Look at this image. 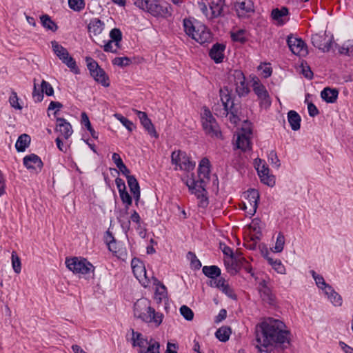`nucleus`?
I'll list each match as a JSON object with an SVG mask.
<instances>
[{
	"label": "nucleus",
	"mask_w": 353,
	"mask_h": 353,
	"mask_svg": "<svg viewBox=\"0 0 353 353\" xmlns=\"http://www.w3.org/2000/svg\"><path fill=\"white\" fill-rule=\"evenodd\" d=\"M119 196L123 205H125V210L126 213L130 207L132 205V196L128 192L127 190L120 191Z\"/></svg>",
	"instance_id": "obj_40"
},
{
	"label": "nucleus",
	"mask_w": 353,
	"mask_h": 353,
	"mask_svg": "<svg viewBox=\"0 0 353 353\" xmlns=\"http://www.w3.org/2000/svg\"><path fill=\"white\" fill-rule=\"evenodd\" d=\"M219 248L222 250L224 255L230 257L233 260L232 265L238 266L239 263L242 264L243 262L248 263L246 259L243 257L239 260L236 259L233 250L230 247L228 246L225 243L220 242Z\"/></svg>",
	"instance_id": "obj_23"
},
{
	"label": "nucleus",
	"mask_w": 353,
	"mask_h": 353,
	"mask_svg": "<svg viewBox=\"0 0 353 353\" xmlns=\"http://www.w3.org/2000/svg\"><path fill=\"white\" fill-rule=\"evenodd\" d=\"M108 250L112 252L117 257L123 259L127 256L126 249L120 248V242L117 240L114 243H108Z\"/></svg>",
	"instance_id": "obj_30"
},
{
	"label": "nucleus",
	"mask_w": 353,
	"mask_h": 353,
	"mask_svg": "<svg viewBox=\"0 0 353 353\" xmlns=\"http://www.w3.org/2000/svg\"><path fill=\"white\" fill-rule=\"evenodd\" d=\"M114 117L123 124V126L126 128L129 132H132L135 128L134 123L122 114L117 113L114 114Z\"/></svg>",
	"instance_id": "obj_44"
},
{
	"label": "nucleus",
	"mask_w": 353,
	"mask_h": 353,
	"mask_svg": "<svg viewBox=\"0 0 353 353\" xmlns=\"http://www.w3.org/2000/svg\"><path fill=\"white\" fill-rule=\"evenodd\" d=\"M19 98L15 92H12V95L10 97L9 101L10 105L16 110H21L22 109V106L18 102Z\"/></svg>",
	"instance_id": "obj_60"
},
{
	"label": "nucleus",
	"mask_w": 353,
	"mask_h": 353,
	"mask_svg": "<svg viewBox=\"0 0 353 353\" xmlns=\"http://www.w3.org/2000/svg\"><path fill=\"white\" fill-rule=\"evenodd\" d=\"M252 90L257 96L260 107L265 109L269 108L272 104V101L265 86L263 84H260V86L255 87Z\"/></svg>",
	"instance_id": "obj_10"
},
{
	"label": "nucleus",
	"mask_w": 353,
	"mask_h": 353,
	"mask_svg": "<svg viewBox=\"0 0 353 353\" xmlns=\"http://www.w3.org/2000/svg\"><path fill=\"white\" fill-rule=\"evenodd\" d=\"M231 333L232 330L230 327L222 326L216 331L215 336L221 342H226L229 340Z\"/></svg>",
	"instance_id": "obj_35"
},
{
	"label": "nucleus",
	"mask_w": 353,
	"mask_h": 353,
	"mask_svg": "<svg viewBox=\"0 0 353 353\" xmlns=\"http://www.w3.org/2000/svg\"><path fill=\"white\" fill-rule=\"evenodd\" d=\"M198 25H194L192 21L189 19H183V28L184 31L190 37L193 39V37L195 36Z\"/></svg>",
	"instance_id": "obj_37"
},
{
	"label": "nucleus",
	"mask_w": 353,
	"mask_h": 353,
	"mask_svg": "<svg viewBox=\"0 0 353 353\" xmlns=\"http://www.w3.org/2000/svg\"><path fill=\"white\" fill-rule=\"evenodd\" d=\"M127 183L131 193H134L141 190L139 183L137 179H136L135 176H127Z\"/></svg>",
	"instance_id": "obj_46"
},
{
	"label": "nucleus",
	"mask_w": 353,
	"mask_h": 353,
	"mask_svg": "<svg viewBox=\"0 0 353 353\" xmlns=\"http://www.w3.org/2000/svg\"><path fill=\"white\" fill-rule=\"evenodd\" d=\"M225 48L226 46L223 43H214L209 51V57L216 63H222L224 59V51Z\"/></svg>",
	"instance_id": "obj_18"
},
{
	"label": "nucleus",
	"mask_w": 353,
	"mask_h": 353,
	"mask_svg": "<svg viewBox=\"0 0 353 353\" xmlns=\"http://www.w3.org/2000/svg\"><path fill=\"white\" fill-rule=\"evenodd\" d=\"M131 265L134 275L137 279L140 280L142 275L145 276V282H143L142 285L146 288L149 284V280H147L146 270L143 263L139 259L134 258L131 261Z\"/></svg>",
	"instance_id": "obj_17"
},
{
	"label": "nucleus",
	"mask_w": 353,
	"mask_h": 353,
	"mask_svg": "<svg viewBox=\"0 0 353 353\" xmlns=\"http://www.w3.org/2000/svg\"><path fill=\"white\" fill-rule=\"evenodd\" d=\"M279 321L274 323L266 321L261 323L258 326L260 331H256V347L260 353H270L269 347L278 351H284L291 346V332L279 327Z\"/></svg>",
	"instance_id": "obj_1"
},
{
	"label": "nucleus",
	"mask_w": 353,
	"mask_h": 353,
	"mask_svg": "<svg viewBox=\"0 0 353 353\" xmlns=\"http://www.w3.org/2000/svg\"><path fill=\"white\" fill-rule=\"evenodd\" d=\"M259 292L263 301L272 306L276 305V296L272 293L270 288L268 289H259Z\"/></svg>",
	"instance_id": "obj_28"
},
{
	"label": "nucleus",
	"mask_w": 353,
	"mask_h": 353,
	"mask_svg": "<svg viewBox=\"0 0 353 353\" xmlns=\"http://www.w3.org/2000/svg\"><path fill=\"white\" fill-rule=\"evenodd\" d=\"M202 272L205 276L211 279V280L216 279L221 274V270L217 265H205L202 268Z\"/></svg>",
	"instance_id": "obj_29"
},
{
	"label": "nucleus",
	"mask_w": 353,
	"mask_h": 353,
	"mask_svg": "<svg viewBox=\"0 0 353 353\" xmlns=\"http://www.w3.org/2000/svg\"><path fill=\"white\" fill-rule=\"evenodd\" d=\"M198 177L199 179H196L194 174L192 173L191 178L186 180L185 185L188 187L190 194H194L199 199V207L205 208L209 204L208 191L205 188L207 182L205 181V178Z\"/></svg>",
	"instance_id": "obj_4"
},
{
	"label": "nucleus",
	"mask_w": 353,
	"mask_h": 353,
	"mask_svg": "<svg viewBox=\"0 0 353 353\" xmlns=\"http://www.w3.org/2000/svg\"><path fill=\"white\" fill-rule=\"evenodd\" d=\"M221 290L223 293H224L225 295H227L230 299H232L233 300L237 299L236 294L234 292L233 289L231 288L228 284H226L225 286H223L221 289Z\"/></svg>",
	"instance_id": "obj_62"
},
{
	"label": "nucleus",
	"mask_w": 353,
	"mask_h": 353,
	"mask_svg": "<svg viewBox=\"0 0 353 353\" xmlns=\"http://www.w3.org/2000/svg\"><path fill=\"white\" fill-rule=\"evenodd\" d=\"M187 258L190 260V266L191 268L196 270H199L201 268V263L197 259L196 254L192 252H188L187 254Z\"/></svg>",
	"instance_id": "obj_48"
},
{
	"label": "nucleus",
	"mask_w": 353,
	"mask_h": 353,
	"mask_svg": "<svg viewBox=\"0 0 353 353\" xmlns=\"http://www.w3.org/2000/svg\"><path fill=\"white\" fill-rule=\"evenodd\" d=\"M339 96V90L336 88L330 87L325 88L321 92V97L327 103H334Z\"/></svg>",
	"instance_id": "obj_21"
},
{
	"label": "nucleus",
	"mask_w": 353,
	"mask_h": 353,
	"mask_svg": "<svg viewBox=\"0 0 353 353\" xmlns=\"http://www.w3.org/2000/svg\"><path fill=\"white\" fill-rule=\"evenodd\" d=\"M195 162L190 161L186 153L183 154V161L179 166V170L187 172L192 171L194 169Z\"/></svg>",
	"instance_id": "obj_41"
},
{
	"label": "nucleus",
	"mask_w": 353,
	"mask_h": 353,
	"mask_svg": "<svg viewBox=\"0 0 353 353\" xmlns=\"http://www.w3.org/2000/svg\"><path fill=\"white\" fill-rule=\"evenodd\" d=\"M314 279L318 288L323 290L324 292L326 290L327 286H330V285L325 283L324 278L320 274L316 276V277Z\"/></svg>",
	"instance_id": "obj_63"
},
{
	"label": "nucleus",
	"mask_w": 353,
	"mask_h": 353,
	"mask_svg": "<svg viewBox=\"0 0 353 353\" xmlns=\"http://www.w3.org/2000/svg\"><path fill=\"white\" fill-rule=\"evenodd\" d=\"M225 0H212L210 8L212 10V15L214 18L222 16Z\"/></svg>",
	"instance_id": "obj_32"
},
{
	"label": "nucleus",
	"mask_w": 353,
	"mask_h": 353,
	"mask_svg": "<svg viewBox=\"0 0 353 353\" xmlns=\"http://www.w3.org/2000/svg\"><path fill=\"white\" fill-rule=\"evenodd\" d=\"M211 164L207 157H203L199 162L198 167V176H203L208 181L210 180Z\"/></svg>",
	"instance_id": "obj_22"
},
{
	"label": "nucleus",
	"mask_w": 353,
	"mask_h": 353,
	"mask_svg": "<svg viewBox=\"0 0 353 353\" xmlns=\"http://www.w3.org/2000/svg\"><path fill=\"white\" fill-rule=\"evenodd\" d=\"M85 61L90 76L94 80L105 88L109 87L110 85V78L98 63L90 57H86Z\"/></svg>",
	"instance_id": "obj_6"
},
{
	"label": "nucleus",
	"mask_w": 353,
	"mask_h": 353,
	"mask_svg": "<svg viewBox=\"0 0 353 353\" xmlns=\"http://www.w3.org/2000/svg\"><path fill=\"white\" fill-rule=\"evenodd\" d=\"M201 118L202 127L206 134L216 137L221 135L216 120L208 107L204 106L203 108Z\"/></svg>",
	"instance_id": "obj_7"
},
{
	"label": "nucleus",
	"mask_w": 353,
	"mask_h": 353,
	"mask_svg": "<svg viewBox=\"0 0 353 353\" xmlns=\"http://www.w3.org/2000/svg\"><path fill=\"white\" fill-rule=\"evenodd\" d=\"M41 90L43 92V94H46L48 97L54 95V88L49 82L45 80H42L41 83Z\"/></svg>",
	"instance_id": "obj_55"
},
{
	"label": "nucleus",
	"mask_w": 353,
	"mask_h": 353,
	"mask_svg": "<svg viewBox=\"0 0 353 353\" xmlns=\"http://www.w3.org/2000/svg\"><path fill=\"white\" fill-rule=\"evenodd\" d=\"M246 30L245 29H239L236 32H230V37L233 42H239L241 44H245L248 41V39L245 37Z\"/></svg>",
	"instance_id": "obj_38"
},
{
	"label": "nucleus",
	"mask_w": 353,
	"mask_h": 353,
	"mask_svg": "<svg viewBox=\"0 0 353 353\" xmlns=\"http://www.w3.org/2000/svg\"><path fill=\"white\" fill-rule=\"evenodd\" d=\"M41 23L47 30H51L54 32L58 30V26L52 21L51 17L48 14H43L40 17Z\"/></svg>",
	"instance_id": "obj_34"
},
{
	"label": "nucleus",
	"mask_w": 353,
	"mask_h": 353,
	"mask_svg": "<svg viewBox=\"0 0 353 353\" xmlns=\"http://www.w3.org/2000/svg\"><path fill=\"white\" fill-rule=\"evenodd\" d=\"M325 293L335 306H341L342 305L343 300L341 296L331 285L327 286Z\"/></svg>",
	"instance_id": "obj_31"
},
{
	"label": "nucleus",
	"mask_w": 353,
	"mask_h": 353,
	"mask_svg": "<svg viewBox=\"0 0 353 353\" xmlns=\"http://www.w3.org/2000/svg\"><path fill=\"white\" fill-rule=\"evenodd\" d=\"M284 245H285V236H284L283 234L281 232H280L278 234V236L276 238V243H275V246H274V252H277V253L281 252L283 250Z\"/></svg>",
	"instance_id": "obj_54"
},
{
	"label": "nucleus",
	"mask_w": 353,
	"mask_h": 353,
	"mask_svg": "<svg viewBox=\"0 0 353 353\" xmlns=\"http://www.w3.org/2000/svg\"><path fill=\"white\" fill-rule=\"evenodd\" d=\"M110 40L115 43L117 48H120V42L122 41V32L119 28H114L110 32Z\"/></svg>",
	"instance_id": "obj_43"
},
{
	"label": "nucleus",
	"mask_w": 353,
	"mask_h": 353,
	"mask_svg": "<svg viewBox=\"0 0 353 353\" xmlns=\"http://www.w3.org/2000/svg\"><path fill=\"white\" fill-rule=\"evenodd\" d=\"M56 122L55 131L59 132L65 139H69L73 132L71 124L62 117H56Z\"/></svg>",
	"instance_id": "obj_16"
},
{
	"label": "nucleus",
	"mask_w": 353,
	"mask_h": 353,
	"mask_svg": "<svg viewBox=\"0 0 353 353\" xmlns=\"http://www.w3.org/2000/svg\"><path fill=\"white\" fill-rule=\"evenodd\" d=\"M31 141V137L28 134H22L19 137L15 143V148L18 152H23L29 147Z\"/></svg>",
	"instance_id": "obj_26"
},
{
	"label": "nucleus",
	"mask_w": 353,
	"mask_h": 353,
	"mask_svg": "<svg viewBox=\"0 0 353 353\" xmlns=\"http://www.w3.org/2000/svg\"><path fill=\"white\" fill-rule=\"evenodd\" d=\"M208 286L212 288H216L221 290L223 286H225L227 283H225V279L223 277H218L216 279L210 280L207 282Z\"/></svg>",
	"instance_id": "obj_56"
},
{
	"label": "nucleus",
	"mask_w": 353,
	"mask_h": 353,
	"mask_svg": "<svg viewBox=\"0 0 353 353\" xmlns=\"http://www.w3.org/2000/svg\"><path fill=\"white\" fill-rule=\"evenodd\" d=\"M23 164L28 170H36L38 168L40 172L43 167L41 159L34 153L25 156L23 159Z\"/></svg>",
	"instance_id": "obj_13"
},
{
	"label": "nucleus",
	"mask_w": 353,
	"mask_h": 353,
	"mask_svg": "<svg viewBox=\"0 0 353 353\" xmlns=\"http://www.w3.org/2000/svg\"><path fill=\"white\" fill-rule=\"evenodd\" d=\"M245 193L246 194V199L249 201L250 205L254 206V213H256L260 199L259 192L256 189L249 188Z\"/></svg>",
	"instance_id": "obj_24"
},
{
	"label": "nucleus",
	"mask_w": 353,
	"mask_h": 353,
	"mask_svg": "<svg viewBox=\"0 0 353 353\" xmlns=\"http://www.w3.org/2000/svg\"><path fill=\"white\" fill-rule=\"evenodd\" d=\"M112 62L113 65L124 68L130 65L132 63V60L128 57H116L112 61Z\"/></svg>",
	"instance_id": "obj_53"
},
{
	"label": "nucleus",
	"mask_w": 353,
	"mask_h": 353,
	"mask_svg": "<svg viewBox=\"0 0 353 353\" xmlns=\"http://www.w3.org/2000/svg\"><path fill=\"white\" fill-rule=\"evenodd\" d=\"M137 115L139 117L140 122L148 133L153 137L158 138L159 134L152 123L150 119L148 118V114L145 112L136 110Z\"/></svg>",
	"instance_id": "obj_15"
},
{
	"label": "nucleus",
	"mask_w": 353,
	"mask_h": 353,
	"mask_svg": "<svg viewBox=\"0 0 353 353\" xmlns=\"http://www.w3.org/2000/svg\"><path fill=\"white\" fill-rule=\"evenodd\" d=\"M234 6L239 17H243L247 13L254 12V6L252 0H245V1L243 2H235Z\"/></svg>",
	"instance_id": "obj_19"
},
{
	"label": "nucleus",
	"mask_w": 353,
	"mask_h": 353,
	"mask_svg": "<svg viewBox=\"0 0 353 353\" xmlns=\"http://www.w3.org/2000/svg\"><path fill=\"white\" fill-rule=\"evenodd\" d=\"M74 74H79L80 70L77 67L76 61L70 54L67 57V59L62 61Z\"/></svg>",
	"instance_id": "obj_50"
},
{
	"label": "nucleus",
	"mask_w": 353,
	"mask_h": 353,
	"mask_svg": "<svg viewBox=\"0 0 353 353\" xmlns=\"http://www.w3.org/2000/svg\"><path fill=\"white\" fill-rule=\"evenodd\" d=\"M268 263L278 273H284L285 267L280 259H268Z\"/></svg>",
	"instance_id": "obj_45"
},
{
	"label": "nucleus",
	"mask_w": 353,
	"mask_h": 353,
	"mask_svg": "<svg viewBox=\"0 0 353 353\" xmlns=\"http://www.w3.org/2000/svg\"><path fill=\"white\" fill-rule=\"evenodd\" d=\"M181 315L188 321H192L194 319V312L187 305H182L180 309Z\"/></svg>",
	"instance_id": "obj_52"
},
{
	"label": "nucleus",
	"mask_w": 353,
	"mask_h": 353,
	"mask_svg": "<svg viewBox=\"0 0 353 353\" xmlns=\"http://www.w3.org/2000/svg\"><path fill=\"white\" fill-rule=\"evenodd\" d=\"M105 24L103 21L98 18L92 19L88 25V30L90 33L94 35H98L101 33L104 29Z\"/></svg>",
	"instance_id": "obj_25"
},
{
	"label": "nucleus",
	"mask_w": 353,
	"mask_h": 353,
	"mask_svg": "<svg viewBox=\"0 0 353 353\" xmlns=\"http://www.w3.org/2000/svg\"><path fill=\"white\" fill-rule=\"evenodd\" d=\"M212 39V34L210 30L205 25L198 24L196 34L192 39L203 45L210 43Z\"/></svg>",
	"instance_id": "obj_14"
},
{
	"label": "nucleus",
	"mask_w": 353,
	"mask_h": 353,
	"mask_svg": "<svg viewBox=\"0 0 353 353\" xmlns=\"http://www.w3.org/2000/svg\"><path fill=\"white\" fill-rule=\"evenodd\" d=\"M230 77L234 80L235 85L239 83V81L245 80L244 73L241 70H234L230 73Z\"/></svg>",
	"instance_id": "obj_57"
},
{
	"label": "nucleus",
	"mask_w": 353,
	"mask_h": 353,
	"mask_svg": "<svg viewBox=\"0 0 353 353\" xmlns=\"http://www.w3.org/2000/svg\"><path fill=\"white\" fill-rule=\"evenodd\" d=\"M66 267L74 274L83 275L94 274L95 267L86 259L74 256L65 259Z\"/></svg>",
	"instance_id": "obj_5"
},
{
	"label": "nucleus",
	"mask_w": 353,
	"mask_h": 353,
	"mask_svg": "<svg viewBox=\"0 0 353 353\" xmlns=\"http://www.w3.org/2000/svg\"><path fill=\"white\" fill-rule=\"evenodd\" d=\"M290 14L288 8L283 6L281 8H274L272 10L271 17L274 21L276 22L278 26H283L288 20L284 19V17Z\"/></svg>",
	"instance_id": "obj_20"
},
{
	"label": "nucleus",
	"mask_w": 353,
	"mask_h": 353,
	"mask_svg": "<svg viewBox=\"0 0 353 353\" xmlns=\"http://www.w3.org/2000/svg\"><path fill=\"white\" fill-rule=\"evenodd\" d=\"M81 124L85 126L88 131L90 133V135L94 139H97L99 133L94 130L92 128V124L90 121L89 117L86 112H83L81 113Z\"/></svg>",
	"instance_id": "obj_36"
},
{
	"label": "nucleus",
	"mask_w": 353,
	"mask_h": 353,
	"mask_svg": "<svg viewBox=\"0 0 353 353\" xmlns=\"http://www.w3.org/2000/svg\"><path fill=\"white\" fill-rule=\"evenodd\" d=\"M287 44L290 51L295 55H299L303 51L307 52V45L301 38L291 34L288 37Z\"/></svg>",
	"instance_id": "obj_11"
},
{
	"label": "nucleus",
	"mask_w": 353,
	"mask_h": 353,
	"mask_svg": "<svg viewBox=\"0 0 353 353\" xmlns=\"http://www.w3.org/2000/svg\"><path fill=\"white\" fill-rule=\"evenodd\" d=\"M12 265L15 273L19 274L21 271V259L15 251H12Z\"/></svg>",
	"instance_id": "obj_47"
},
{
	"label": "nucleus",
	"mask_w": 353,
	"mask_h": 353,
	"mask_svg": "<svg viewBox=\"0 0 353 353\" xmlns=\"http://www.w3.org/2000/svg\"><path fill=\"white\" fill-rule=\"evenodd\" d=\"M288 121L292 130H299L301 128V118L294 110H290L288 112Z\"/></svg>",
	"instance_id": "obj_27"
},
{
	"label": "nucleus",
	"mask_w": 353,
	"mask_h": 353,
	"mask_svg": "<svg viewBox=\"0 0 353 353\" xmlns=\"http://www.w3.org/2000/svg\"><path fill=\"white\" fill-rule=\"evenodd\" d=\"M332 39L333 37L325 41L326 37L324 35L315 34H312L311 42L315 48H319L323 52H327L332 47L334 43Z\"/></svg>",
	"instance_id": "obj_12"
},
{
	"label": "nucleus",
	"mask_w": 353,
	"mask_h": 353,
	"mask_svg": "<svg viewBox=\"0 0 353 353\" xmlns=\"http://www.w3.org/2000/svg\"><path fill=\"white\" fill-rule=\"evenodd\" d=\"M35 79L34 80V88L32 93V98L36 103L41 102L43 99V94L41 90L37 88V84L35 83Z\"/></svg>",
	"instance_id": "obj_58"
},
{
	"label": "nucleus",
	"mask_w": 353,
	"mask_h": 353,
	"mask_svg": "<svg viewBox=\"0 0 353 353\" xmlns=\"http://www.w3.org/2000/svg\"><path fill=\"white\" fill-rule=\"evenodd\" d=\"M51 45L54 53L60 60H61V61L67 59V57L69 55V52L65 48L59 44L56 41H51Z\"/></svg>",
	"instance_id": "obj_33"
},
{
	"label": "nucleus",
	"mask_w": 353,
	"mask_h": 353,
	"mask_svg": "<svg viewBox=\"0 0 353 353\" xmlns=\"http://www.w3.org/2000/svg\"><path fill=\"white\" fill-rule=\"evenodd\" d=\"M183 154H185V152L181 150L172 152L171 154L172 164L179 167L183 161Z\"/></svg>",
	"instance_id": "obj_51"
},
{
	"label": "nucleus",
	"mask_w": 353,
	"mask_h": 353,
	"mask_svg": "<svg viewBox=\"0 0 353 353\" xmlns=\"http://www.w3.org/2000/svg\"><path fill=\"white\" fill-rule=\"evenodd\" d=\"M260 180L261 183L270 187H273L275 185L274 176L270 174V173L260 178Z\"/></svg>",
	"instance_id": "obj_61"
},
{
	"label": "nucleus",
	"mask_w": 353,
	"mask_h": 353,
	"mask_svg": "<svg viewBox=\"0 0 353 353\" xmlns=\"http://www.w3.org/2000/svg\"><path fill=\"white\" fill-rule=\"evenodd\" d=\"M231 92L232 90H230L227 86H225L223 89H220V97L223 105V109L227 114H241V105L240 103H235V97H232Z\"/></svg>",
	"instance_id": "obj_8"
},
{
	"label": "nucleus",
	"mask_w": 353,
	"mask_h": 353,
	"mask_svg": "<svg viewBox=\"0 0 353 353\" xmlns=\"http://www.w3.org/2000/svg\"><path fill=\"white\" fill-rule=\"evenodd\" d=\"M159 348V343L155 341L152 344L149 343V345L145 352H143V351L141 350L139 353H160Z\"/></svg>",
	"instance_id": "obj_64"
},
{
	"label": "nucleus",
	"mask_w": 353,
	"mask_h": 353,
	"mask_svg": "<svg viewBox=\"0 0 353 353\" xmlns=\"http://www.w3.org/2000/svg\"><path fill=\"white\" fill-rule=\"evenodd\" d=\"M68 5L74 11L80 12L84 9L85 3L84 0H68Z\"/></svg>",
	"instance_id": "obj_49"
},
{
	"label": "nucleus",
	"mask_w": 353,
	"mask_h": 353,
	"mask_svg": "<svg viewBox=\"0 0 353 353\" xmlns=\"http://www.w3.org/2000/svg\"><path fill=\"white\" fill-rule=\"evenodd\" d=\"M132 346L136 347L138 346L139 347H144L145 344H148V340L143 338L141 333L138 332H134L132 330Z\"/></svg>",
	"instance_id": "obj_39"
},
{
	"label": "nucleus",
	"mask_w": 353,
	"mask_h": 353,
	"mask_svg": "<svg viewBox=\"0 0 353 353\" xmlns=\"http://www.w3.org/2000/svg\"><path fill=\"white\" fill-rule=\"evenodd\" d=\"M134 4L155 17L167 19L172 16L173 8L168 3L160 4L158 0H134Z\"/></svg>",
	"instance_id": "obj_3"
},
{
	"label": "nucleus",
	"mask_w": 353,
	"mask_h": 353,
	"mask_svg": "<svg viewBox=\"0 0 353 353\" xmlns=\"http://www.w3.org/2000/svg\"><path fill=\"white\" fill-rule=\"evenodd\" d=\"M244 123L245 125H248V127L245 126L241 128V130L244 133L238 134L236 141V148L241 150L243 152H246L247 150H250L252 149L251 141L248 134H251L252 133V129L250 128V125L251 124L250 121L245 120Z\"/></svg>",
	"instance_id": "obj_9"
},
{
	"label": "nucleus",
	"mask_w": 353,
	"mask_h": 353,
	"mask_svg": "<svg viewBox=\"0 0 353 353\" xmlns=\"http://www.w3.org/2000/svg\"><path fill=\"white\" fill-rule=\"evenodd\" d=\"M250 92V90L245 79L239 81V83L236 85V92L239 97L247 96Z\"/></svg>",
	"instance_id": "obj_42"
},
{
	"label": "nucleus",
	"mask_w": 353,
	"mask_h": 353,
	"mask_svg": "<svg viewBox=\"0 0 353 353\" xmlns=\"http://www.w3.org/2000/svg\"><path fill=\"white\" fill-rule=\"evenodd\" d=\"M134 316L145 323H154L159 327L163 321V314L157 312L150 306V301L148 299H138L134 304Z\"/></svg>",
	"instance_id": "obj_2"
},
{
	"label": "nucleus",
	"mask_w": 353,
	"mask_h": 353,
	"mask_svg": "<svg viewBox=\"0 0 353 353\" xmlns=\"http://www.w3.org/2000/svg\"><path fill=\"white\" fill-rule=\"evenodd\" d=\"M268 161L276 168H279L281 166L280 160L279 159L276 152L274 150H272L269 153Z\"/></svg>",
	"instance_id": "obj_59"
}]
</instances>
